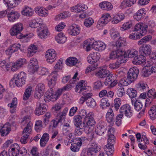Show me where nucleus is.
I'll return each instance as SVG.
<instances>
[{"mask_svg": "<svg viewBox=\"0 0 156 156\" xmlns=\"http://www.w3.org/2000/svg\"><path fill=\"white\" fill-rule=\"evenodd\" d=\"M139 73V70L137 68H130L128 72L126 80L131 83L136 79Z\"/></svg>", "mask_w": 156, "mask_h": 156, "instance_id": "39448f33", "label": "nucleus"}, {"mask_svg": "<svg viewBox=\"0 0 156 156\" xmlns=\"http://www.w3.org/2000/svg\"><path fill=\"white\" fill-rule=\"evenodd\" d=\"M14 147L12 148L11 149H9L8 153L9 156H17L19 155V148H18Z\"/></svg>", "mask_w": 156, "mask_h": 156, "instance_id": "09e8293b", "label": "nucleus"}, {"mask_svg": "<svg viewBox=\"0 0 156 156\" xmlns=\"http://www.w3.org/2000/svg\"><path fill=\"white\" fill-rule=\"evenodd\" d=\"M121 104V101L119 98H116L114 100V107L116 110H118Z\"/></svg>", "mask_w": 156, "mask_h": 156, "instance_id": "13d9d810", "label": "nucleus"}, {"mask_svg": "<svg viewBox=\"0 0 156 156\" xmlns=\"http://www.w3.org/2000/svg\"><path fill=\"white\" fill-rule=\"evenodd\" d=\"M78 62L77 59L75 57H71L68 58L66 60V64L70 66L75 65Z\"/></svg>", "mask_w": 156, "mask_h": 156, "instance_id": "37998d69", "label": "nucleus"}, {"mask_svg": "<svg viewBox=\"0 0 156 156\" xmlns=\"http://www.w3.org/2000/svg\"><path fill=\"white\" fill-rule=\"evenodd\" d=\"M55 39L56 41L58 43H63L66 41V37L62 33H60L55 37Z\"/></svg>", "mask_w": 156, "mask_h": 156, "instance_id": "79ce46f5", "label": "nucleus"}, {"mask_svg": "<svg viewBox=\"0 0 156 156\" xmlns=\"http://www.w3.org/2000/svg\"><path fill=\"white\" fill-rule=\"evenodd\" d=\"M99 6L101 9L104 10H110L113 8L112 4L108 2L104 1L99 4Z\"/></svg>", "mask_w": 156, "mask_h": 156, "instance_id": "2f4dec72", "label": "nucleus"}, {"mask_svg": "<svg viewBox=\"0 0 156 156\" xmlns=\"http://www.w3.org/2000/svg\"><path fill=\"white\" fill-rule=\"evenodd\" d=\"M23 25L20 23H18L14 25L10 31V33L12 36L16 35L18 38V36L22 34L20 33L23 30Z\"/></svg>", "mask_w": 156, "mask_h": 156, "instance_id": "1a4fd4ad", "label": "nucleus"}, {"mask_svg": "<svg viewBox=\"0 0 156 156\" xmlns=\"http://www.w3.org/2000/svg\"><path fill=\"white\" fill-rule=\"evenodd\" d=\"M134 105L135 109L137 111L141 110L143 106L142 102L139 100L135 101L134 103Z\"/></svg>", "mask_w": 156, "mask_h": 156, "instance_id": "6e6d98bb", "label": "nucleus"}, {"mask_svg": "<svg viewBox=\"0 0 156 156\" xmlns=\"http://www.w3.org/2000/svg\"><path fill=\"white\" fill-rule=\"evenodd\" d=\"M29 70L31 73H34L36 72L38 68L37 60L34 58H31L29 63Z\"/></svg>", "mask_w": 156, "mask_h": 156, "instance_id": "a211bd4d", "label": "nucleus"}, {"mask_svg": "<svg viewBox=\"0 0 156 156\" xmlns=\"http://www.w3.org/2000/svg\"><path fill=\"white\" fill-rule=\"evenodd\" d=\"M106 119L108 122L113 124L115 122L114 114L112 108H109L106 115Z\"/></svg>", "mask_w": 156, "mask_h": 156, "instance_id": "cd10ccee", "label": "nucleus"}, {"mask_svg": "<svg viewBox=\"0 0 156 156\" xmlns=\"http://www.w3.org/2000/svg\"><path fill=\"white\" fill-rule=\"evenodd\" d=\"M147 27V26L142 23H139L136 24L133 32L129 35V38L133 40L140 38L146 33Z\"/></svg>", "mask_w": 156, "mask_h": 156, "instance_id": "7ed1b4c3", "label": "nucleus"}, {"mask_svg": "<svg viewBox=\"0 0 156 156\" xmlns=\"http://www.w3.org/2000/svg\"><path fill=\"white\" fill-rule=\"evenodd\" d=\"M35 113L36 115H39L43 114L46 111L47 105L41 102V101H38L37 104Z\"/></svg>", "mask_w": 156, "mask_h": 156, "instance_id": "f8f14e48", "label": "nucleus"}, {"mask_svg": "<svg viewBox=\"0 0 156 156\" xmlns=\"http://www.w3.org/2000/svg\"><path fill=\"white\" fill-rule=\"evenodd\" d=\"M43 128L42 122L38 120L36 121L35 125V129L37 132L40 131Z\"/></svg>", "mask_w": 156, "mask_h": 156, "instance_id": "864d4df0", "label": "nucleus"}, {"mask_svg": "<svg viewBox=\"0 0 156 156\" xmlns=\"http://www.w3.org/2000/svg\"><path fill=\"white\" fill-rule=\"evenodd\" d=\"M152 39V37L150 35L144 37L138 42V44L139 45L142 44L143 43H145L151 40Z\"/></svg>", "mask_w": 156, "mask_h": 156, "instance_id": "4d7b16f0", "label": "nucleus"}, {"mask_svg": "<svg viewBox=\"0 0 156 156\" xmlns=\"http://www.w3.org/2000/svg\"><path fill=\"white\" fill-rule=\"evenodd\" d=\"M32 88L31 86H29L26 89L23 97V100H26L30 97L31 94Z\"/></svg>", "mask_w": 156, "mask_h": 156, "instance_id": "c03bdc74", "label": "nucleus"}, {"mask_svg": "<svg viewBox=\"0 0 156 156\" xmlns=\"http://www.w3.org/2000/svg\"><path fill=\"white\" fill-rule=\"evenodd\" d=\"M124 17L125 16L123 14H116L112 19V22L114 24H117L124 19Z\"/></svg>", "mask_w": 156, "mask_h": 156, "instance_id": "e433bc0d", "label": "nucleus"}, {"mask_svg": "<svg viewBox=\"0 0 156 156\" xmlns=\"http://www.w3.org/2000/svg\"><path fill=\"white\" fill-rule=\"evenodd\" d=\"M120 63L117 61L115 63H110L109 65V67L112 69H116L119 67Z\"/></svg>", "mask_w": 156, "mask_h": 156, "instance_id": "69168bd1", "label": "nucleus"}, {"mask_svg": "<svg viewBox=\"0 0 156 156\" xmlns=\"http://www.w3.org/2000/svg\"><path fill=\"white\" fill-rule=\"evenodd\" d=\"M140 51L146 56L149 55L151 51V46L148 44L142 45L139 48Z\"/></svg>", "mask_w": 156, "mask_h": 156, "instance_id": "6ab92c4d", "label": "nucleus"}, {"mask_svg": "<svg viewBox=\"0 0 156 156\" xmlns=\"http://www.w3.org/2000/svg\"><path fill=\"white\" fill-rule=\"evenodd\" d=\"M121 114L124 115L128 117H130L133 115L130 106L128 104H126L122 106L119 109Z\"/></svg>", "mask_w": 156, "mask_h": 156, "instance_id": "9b49d317", "label": "nucleus"}, {"mask_svg": "<svg viewBox=\"0 0 156 156\" xmlns=\"http://www.w3.org/2000/svg\"><path fill=\"white\" fill-rule=\"evenodd\" d=\"M109 71L106 69H102L96 72L95 75L99 78H104L108 77L110 75Z\"/></svg>", "mask_w": 156, "mask_h": 156, "instance_id": "c85d7f7f", "label": "nucleus"}, {"mask_svg": "<svg viewBox=\"0 0 156 156\" xmlns=\"http://www.w3.org/2000/svg\"><path fill=\"white\" fill-rule=\"evenodd\" d=\"M58 74L56 71H54L48 76L47 79L48 80V84L50 89L53 87L56 84Z\"/></svg>", "mask_w": 156, "mask_h": 156, "instance_id": "9d476101", "label": "nucleus"}, {"mask_svg": "<svg viewBox=\"0 0 156 156\" xmlns=\"http://www.w3.org/2000/svg\"><path fill=\"white\" fill-rule=\"evenodd\" d=\"M94 117V113L91 112H89L84 118L83 122L89 127L93 126L96 123Z\"/></svg>", "mask_w": 156, "mask_h": 156, "instance_id": "0eeeda50", "label": "nucleus"}, {"mask_svg": "<svg viewBox=\"0 0 156 156\" xmlns=\"http://www.w3.org/2000/svg\"><path fill=\"white\" fill-rule=\"evenodd\" d=\"M49 136L47 133H44L42 136L40 140V144L41 146H44L48 141Z\"/></svg>", "mask_w": 156, "mask_h": 156, "instance_id": "c9c22d12", "label": "nucleus"}, {"mask_svg": "<svg viewBox=\"0 0 156 156\" xmlns=\"http://www.w3.org/2000/svg\"><path fill=\"white\" fill-rule=\"evenodd\" d=\"M146 12L145 9H141L133 15V17L136 20L140 21L144 17Z\"/></svg>", "mask_w": 156, "mask_h": 156, "instance_id": "aec40b11", "label": "nucleus"}, {"mask_svg": "<svg viewBox=\"0 0 156 156\" xmlns=\"http://www.w3.org/2000/svg\"><path fill=\"white\" fill-rule=\"evenodd\" d=\"M104 149L107 155L108 156H112L114 151V147H104Z\"/></svg>", "mask_w": 156, "mask_h": 156, "instance_id": "3c124183", "label": "nucleus"}, {"mask_svg": "<svg viewBox=\"0 0 156 156\" xmlns=\"http://www.w3.org/2000/svg\"><path fill=\"white\" fill-rule=\"evenodd\" d=\"M22 0H3L5 4H6L8 7L13 8L17 6Z\"/></svg>", "mask_w": 156, "mask_h": 156, "instance_id": "7c9ffc66", "label": "nucleus"}, {"mask_svg": "<svg viewBox=\"0 0 156 156\" xmlns=\"http://www.w3.org/2000/svg\"><path fill=\"white\" fill-rule=\"evenodd\" d=\"M142 54L134 58L133 61V62L135 64H142L145 67H148L149 66L147 64L146 58Z\"/></svg>", "mask_w": 156, "mask_h": 156, "instance_id": "f3484780", "label": "nucleus"}, {"mask_svg": "<svg viewBox=\"0 0 156 156\" xmlns=\"http://www.w3.org/2000/svg\"><path fill=\"white\" fill-rule=\"evenodd\" d=\"M43 20L41 18H38L37 19H33L30 22L29 25L30 26L33 28L37 27H39L42 26V25L44 24L43 23Z\"/></svg>", "mask_w": 156, "mask_h": 156, "instance_id": "393cba45", "label": "nucleus"}, {"mask_svg": "<svg viewBox=\"0 0 156 156\" xmlns=\"http://www.w3.org/2000/svg\"><path fill=\"white\" fill-rule=\"evenodd\" d=\"M21 12L23 15L28 17L32 16L34 13L33 9L27 5L23 7Z\"/></svg>", "mask_w": 156, "mask_h": 156, "instance_id": "bb28decb", "label": "nucleus"}, {"mask_svg": "<svg viewBox=\"0 0 156 156\" xmlns=\"http://www.w3.org/2000/svg\"><path fill=\"white\" fill-rule=\"evenodd\" d=\"M87 85L84 80H82L79 81L75 88V91L77 93H80L87 89Z\"/></svg>", "mask_w": 156, "mask_h": 156, "instance_id": "5701e85b", "label": "nucleus"}, {"mask_svg": "<svg viewBox=\"0 0 156 156\" xmlns=\"http://www.w3.org/2000/svg\"><path fill=\"white\" fill-rule=\"evenodd\" d=\"M8 17L9 21L13 22L18 19L20 16V14L18 12L15 11L11 12L8 14Z\"/></svg>", "mask_w": 156, "mask_h": 156, "instance_id": "c756f323", "label": "nucleus"}, {"mask_svg": "<svg viewBox=\"0 0 156 156\" xmlns=\"http://www.w3.org/2000/svg\"><path fill=\"white\" fill-rule=\"evenodd\" d=\"M26 63V59L23 58L18 59L11 66V69L13 71L17 70Z\"/></svg>", "mask_w": 156, "mask_h": 156, "instance_id": "dca6fc26", "label": "nucleus"}, {"mask_svg": "<svg viewBox=\"0 0 156 156\" xmlns=\"http://www.w3.org/2000/svg\"><path fill=\"white\" fill-rule=\"evenodd\" d=\"M80 28L76 25L71 26L68 30V32L71 35L75 36L78 34L80 33Z\"/></svg>", "mask_w": 156, "mask_h": 156, "instance_id": "f704fd0d", "label": "nucleus"}, {"mask_svg": "<svg viewBox=\"0 0 156 156\" xmlns=\"http://www.w3.org/2000/svg\"><path fill=\"white\" fill-rule=\"evenodd\" d=\"M111 19L110 14L108 13L103 14L98 22L99 25L107 24Z\"/></svg>", "mask_w": 156, "mask_h": 156, "instance_id": "b1692460", "label": "nucleus"}, {"mask_svg": "<svg viewBox=\"0 0 156 156\" xmlns=\"http://www.w3.org/2000/svg\"><path fill=\"white\" fill-rule=\"evenodd\" d=\"M136 0H124L121 3V6L122 8L130 7L134 5Z\"/></svg>", "mask_w": 156, "mask_h": 156, "instance_id": "72a5a7b5", "label": "nucleus"}, {"mask_svg": "<svg viewBox=\"0 0 156 156\" xmlns=\"http://www.w3.org/2000/svg\"><path fill=\"white\" fill-rule=\"evenodd\" d=\"M100 107L103 109L109 106L110 104L108 100L106 98H103L101 100Z\"/></svg>", "mask_w": 156, "mask_h": 156, "instance_id": "a18cd8bd", "label": "nucleus"}, {"mask_svg": "<svg viewBox=\"0 0 156 156\" xmlns=\"http://www.w3.org/2000/svg\"><path fill=\"white\" fill-rule=\"evenodd\" d=\"M30 120V116H26L23 118L22 121L23 125H27L23 132V136L20 139V142L22 144H25L27 143V140L31 131L33 124Z\"/></svg>", "mask_w": 156, "mask_h": 156, "instance_id": "f03ea898", "label": "nucleus"}, {"mask_svg": "<svg viewBox=\"0 0 156 156\" xmlns=\"http://www.w3.org/2000/svg\"><path fill=\"white\" fill-rule=\"evenodd\" d=\"M106 123L104 122L100 121L98 124L95 131L97 134L102 135L106 131Z\"/></svg>", "mask_w": 156, "mask_h": 156, "instance_id": "2eb2a0df", "label": "nucleus"}, {"mask_svg": "<svg viewBox=\"0 0 156 156\" xmlns=\"http://www.w3.org/2000/svg\"><path fill=\"white\" fill-rule=\"evenodd\" d=\"M101 149L99 147H92L88 149L87 154L88 156H92L99 152Z\"/></svg>", "mask_w": 156, "mask_h": 156, "instance_id": "a19ab883", "label": "nucleus"}, {"mask_svg": "<svg viewBox=\"0 0 156 156\" xmlns=\"http://www.w3.org/2000/svg\"><path fill=\"white\" fill-rule=\"evenodd\" d=\"M108 146H113L115 143V138L114 136L112 135L108 137L107 140Z\"/></svg>", "mask_w": 156, "mask_h": 156, "instance_id": "5fc2aeb1", "label": "nucleus"}, {"mask_svg": "<svg viewBox=\"0 0 156 156\" xmlns=\"http://www.w3.org/2000/svg\"><path fill=\"white\" fill-rule=\"evenodd\" d=\"M73 87V85H72L70 86L66 85L62 88L58 89L55 94L53 93L52 89H50L46 92V95L44 97V100L45 102L49 101H55L62 95L63 90H71Z\"/></svg>", "mask_w": 156, "mask_h": 156, "instance_id": "f257e3e1", "label": "nucleus"}, {"mask_svg": "<svg viewBox=\"0 0 156 156\" xmlns=\"http://www.w3.org/2000/svg\"><path fill=\"white\" fill-rule=\"evenodd\" d=\"M123 117V115L120 114L118 115L116 117L115 119V124L118 126H120L122 124V119Z\"/></svg>", "mask_w": 156, "mask_h": 156, "instance_id": "338daca9", "label": "nucleus"}, {"mask_svg": "<svg viewBox=\"0 0 156 156\" xmlns=\"http://www.w3.org/2000/svg\"><path fill=\"white\" fill-rule=\"evenodd\" d=\"M110 34L111 37L114 39L119 36V34L115 29L112 28L110 30Z\"/></svg>", "mask_w": 156, "mask_h": 156, "instance_id": "052dcab7", "label": "nucleus"}, {"mask_svg": "<svg viewBox=\"0 0 156 156\" xmlns=\"http://www.w3.org/2000/svg\"><path fill=\"white\" fill-rule=\"evenodd\" d=\"M94 23L93 19L91 18H89L85 20L84 23V25L87 27H90Z\"/></svg>", "mask_w": 156, "mask_h": 156, "instance_id": "680f3d73", "label": "nucleus"}, {"mask_svg": "<svg viewBox=\"0 0 156 156\" xmlns=\"http://www.w3.org/2000/svg\"><path fill=\"white\" fill-rule=\"evenodd\" d=\"M37 51V47L33 44H30L28 48L27 56L30 57L33 56Z\"/></svg>", "mask_w": 156, "mask_h": 156, "instance_id": "473e14b6", "label": "nucleus"}, {"mask_svg": "<svg viewBox=\"0 0 156 156\" xmlns=\"http://www.w3.org/2000/svg\"><path fill=\"white\" fill-rule=\"evenodd\" d=\"M124 54V51L121 50H118L115 51H111L109 55V58L111 59H115L119 58L120 55H123Z\"/></svg>", "mask_w": 156, "mask_h": 156, "instance_id": "a878e982", "label": "nucleus"}, {"mask_svg": "<svg viewBox=\"0 0 156 156\" xmlns=\"http://www.w3.org/2000/svg\"><path fill=\"white\" fill-rule=\"evenodd\" d=\"M127 94L130 98H133L136 96L137 92L134 89L130 88L127 89Z\"/></svg>", "mask_w": 156, "mask_h": 156, "instance_id": "49530a36", "label": "nucleus"}, {"mask_svg": "<svg viewBox=\"0 0 156 156\" xmlns=\"http://www.w3.org/2000/svg\"><path fill=\"white\" fill-rule=\"evenodd\" d=\"M100 57V54L98 52L91 53L87 57V62L91 64H97L96 63L99 59Z\"/></svg>", "mask_w": 156, "mask_h": 156, "instance_id": "ddd939ff", "label": "nucleus"}, {"mask_svg": "<svg viewBox=\"0 0 156 156\" xmlns=\"http://www.w3.org/2000/svg\"><path fill=\"white\" fill-rule=\"evenodd\" d=\"M78 12H80L82 11H84L88 8L87 6L83 3H79L77 4Z\"/></svg>", "mask_w": 156, "mask_h": 156, "instance_id": "0e129e2a", "label": "nucleus"}, {"mask_svg": "<svg viewBox=\"0 0 156 156\" xmlns=\"http://www.w3.org/2000/svg\"><path fill=\"white\" fill-rule=\"evenodd\" d=\"M148 113L152 120H154L156 119V107L155 105H153L151 107Z\"/></svg>", "mask_w": 156, "mask_h": 156, "instance_id": "4c0bfd02", "label": "nucleus"}, {"mask_svg": "<svg viewBox=\"0 0 156 156\" xmlns=\"http://www.w3.org/2000/svg\"><path fill=\"white\" fill-rule=\"evenodd\" d=\"M11 129L9 124H0V134L1 136H4L8 135Z\"/></svg>", "mask_w": 156, "mask_h": 156, "instance_id": "4be33fe9", "label": "nucleus"}, {"mask_svg": "<svg viewBox=\"0 0 156 156\" xmlns=\"http://www.w3.org/2000/svg\"><path fill=\"white\" fill-rule=\"evenodd\" d=\"M132 26V23L131 22H127L123 24L122 27H120V30L122 31L128 30Z\"/></svg>", "mask_w": 156, "mask_h": 156, "instance_id": "e2e57ef3", "label": "nucleus"}, {"mask_svg": "<svg viewBox=\"0 0 156 156\" xmlns=\"http://www.w3.org/2000/svg\"><path fill=\"white\" fill-rule=\"evenodd\" d=\"M37 31L38 32V35L41 38H44L49 34V32L45 24L38 27Z\"/></svg>", "mask_w": 156, "mask_h": 156, "instance_id": "4468645a", "label": "nucleus"}, {"mask_svg": "<svg viewBox=\"0 0 156 156\" xmlns=\"http://www.w3.org/2000/svg\"><path fill=\"white\" fill-rule=\"evenodd\" d=\"M138 53V51L133 49L129 50L127 52L128 57L129 58H134L137 56Z\"/></svg>", "mask_w": 156, "mask_h": 156, "instance_id": "de8ad7c7", "label": "nucleus"}, {"mask_svg": "<svg viewBox=\"0 0 156 156\" xmlns=\"http://www.w3.org/2000/svg\"><path fill=\"white\" fill-rule=\"evenodd\" d=\"M19 148V155L20 156H24L27 153V150L23 147H18Z\"/></svg>", "mask_w": 156, "mask_h": 156, "instance_id": "774afa93", "label": "nucleus"}, {"mask_svg": "<svg viewBox=\"0 0 156 156\" xmlns=\"http://www.w3.org/2000/svg\"><path fill=\"white\" fill-rule=\"evenodd\" d=\"M15 76H16L15 78V81L17 86L21 87L25 84L26 75L24 72H21Z\"/></svg>", "mask_w": 156, "mask_h": 156, "instance_id": "423d86ee", "label": "nucleus"}, {"mask_svg": "<svg viewBox=\"0 0 156 156\" xmlns=\"http://www.w3.org/2000/svg\"><path fill=\"white\" fill-rule=\"evenodd\" d=\"M136 88L144 92H147L149 88L147 84L141 81L136 85Z\"/></svg>", "mask_w": 156, "mask_h": 156, "instance_id": "ea45409f", "label": "nucleus"}, {"mask_svg": "<svg viewBox=\"0 0 156 156\" xmlns=\"http://www.w3.org/2000/svg\"><path fill=\"white\" fill-rule=\"evenodd\" d=\"M57 56L56 52L53 49H49L46 52V57L48 63H52L55 62L57 58Z\"/></svg>", "mask_w": 156, "mask_h": 156, "instance_id": "6e6552de", "label": "nucleus"}, {"mask_svg": "<svg viewBox=\"0 0 156 156\" xmlns=\"http://www.w3.org/2000/svg\"><path fill=\"white\" fill-rule=\"evenodd\" d=\"M35 12L39 16L41 17H47L48 15V10L44 8L38 6L35 8Z\"/></svg>", "mask_w": 156, "mask_h": 156, "instance_id": "412c9836", "label": "nucleus"}, {"mask_svg": "<svg viewBox=\"0 0 156 156\" xmlns=\"http://www.w3.org/2000/svg\"><path fill=\"white\" fill-rule=\"evenodd\" d=\"M147 95L149 97L151 98L152 99L156 98V91H155L154 89H151L150 90H147Z\"/></svg>", "mask_w": 156, "mask_h": 156, "instance_id": "bf43d9fd", "label": "nucleus"}, {"mask_svg": "<svg viewBox=\"0 0 156 156\" xmlns=\"http://www.w3.org/2000/svg\"><path fill=\"white\" fill-rule=\"evenodd\" d=\"M82 118L81 116L79 115L74 116L73 117V120L76 126H79L81 124Z\"/></svg>", "mask_w": 156, "mask_h": 156, "instance_id": "8fccbe9b", "label": "nucleus"}, {"mask_svg": "<svg viewBox=\"0 0 156 156\" xmlns=\"http://www.w3.org/2000/svg\"><path fill=\"white\" fill-rule=\"evenodd\" d=\"M126 39L120 37L116 43V45L118 48H119L122 45L124 46L126 44Z\"/></svg>", "mask_w": 156, "mask_h": 156, "instance_id": "603ef678", "label": "nucleus"}, {"mask_svg": "<svg viewBox=\"0 0 156 156\" xmlns=\"http://www.w3.org/2000/svg\"><path fill=\"white\" fill-rule=\"evenodd\" d=\"M92 96V93H87L80 98L79 102L81 104H83L85 101L88 107L94 108L96 106V103L95 100L91 98Z\"/></svg>", "mask_w": 156, "mask_h": 156, "instance_id": "20e7f679", "label": "nucleus"}, {"mask_svg": "<svg viewBox=\"0 0 156 156\" xmlns=\"http://www.w3.org/2000/svg\"><path fill=\"white\" fill-rule=\"evenodd\" d=\"M11 65L9 62H7L4 60H0V66L4 70L8 71L9 70L11 67Z\"/></svg>", "mask_w": 156, "mask_h": 156, "instance_id": "58836bf2", "label": "nucleus"}]
</instances>
